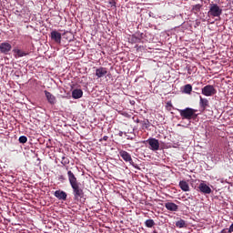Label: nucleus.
Listing matches in <instances>:
<instances>
[{
    "label": "nucleus",
    "mask_w": 233,
    "mask_h": 233,
    "mask_svg": "<svg viewBox=\"0 0 233 233\" xmlns=\"http://www.w3.org/2000/svg\"><path fill=\"white\" fill-rule=\"evenodd\" d=\"M192 91H193L192 85L188 84V85L184 86L183 93H185L187 95H190V94H192Z\"/></svg>",
    "instance_id": "18"
},
{
    "label": "nucleus",
    "mask_w": 233,
    "mask_h": 233,
    "mask_svg": "<svg viewBox=\"0 0 233 233\" xmlns=\"http://www.w3.org/2000/svg\"><path fill=\"white\" fill-rule=\"evenodd\" d=\"M45 95L47 100V103L50 105H55L56 103V98L54 95H52L49 91L45 90Z\"/></svg>",
    "instance_id": "11"
},
{
    "label": "nucleus",
    "mask_w": 233,
    "mask_h": 233,
    "mask_svg": "<svg viewBox=\"0 0 233 233\" xmlns=\"http://www.w3.org/2000/svg\"><path fill=\"white\" fill-rule=\"evenodd\" d=\"M14 52L16 53V57H23L28 56V53H25L20 49H14Z\"/></svg>",
    "instance_id": "20"
},
{
    "label": "nucleus",
    "mask_w": 233,
    "mask_h": 233,
    "mask_svg": "<svg viewBox=\"0 0 233 233\" xmlns=\"http://www.w3.org/2000/svg\"><path fill=\"white\" fill-rule=\"evenodd\" d=\"M83 96V90L82 89H74L72 92V97L75 99H79Z\"/></svg>",
    "instance_id": "15"
},
{
    "label": "nucleus",
    "mask_w": 233,
    "mask_h": 233,
    "mask_svg": "<svg viewBox=\"0 0 233 233\" xmlns=\"http://www.w3.org/2000/svg\"><path fill=\"white\" fill-rule=\"evenodd\" d=\"M233 232V223L229 226L228 228V233H232Z\"/></svg>",
    "instance_id": "26"
},
{
    "label": "nucleus",
    "mask_w": 233,
    "mask_h": 233,
    "mask_svg": "<svg viewBox=\"0 0 233 233\" xmlns=\"http://www.w3.org/2000/svg\"><path fill=\"white\" fill-rule=\"evenodd\" d=\"M165 208L170 212H177L178 210V206L173 202H167L165 203Z\"/></svg>",
    "instance_id": "14"
},
{
    "label": "nucleus",
    "mask_w": 233,
    "mask_h": 233,
    "mask_svg": "<svg viewBox=\"0 0 233 233\" xmlns=\"http://www.w3.org/2000/svg\"><path fill=\"white\" fill-rule=\"evenodd\" d=\"M197 110L194 108H184V109H178V113L181 116V119L183 120H192L196 119L198 117V114H196Z\"/></svg>",
    "instance_id": "2"
},
{
    "label": "nucleus",
    "mask_w": 233,
    "mask_h": 233,
    "mask_svg": "<svg viewBox=\"0 0 233 233\" xmlns=\"http://www.w3.org/2000/svg\"><path fill=\"white\" fill-rule=\"evenodd\" d=\"M176 228H187V222L183 219H180L177 222H176Z\"/></svg>",
    "instance_id": "19"
},
{
    "label": "nucleus",
    "mask_w": 233,
    "mask_h": 233,
    "mask_svg": "<svg viewBox=\"0 0 233 233\" xmlns=\"http://www.w3.org/2000/svg\"><path fill=\"white\" fill-rule=\"evenodd\" d=\"M54 196L59 199V200H66L67 198V194L66 191H62V190H56V192H54Z\"/></svg>",
    "instance_id": "13"
},
{
    "label": "nucleus",
    "mask_w": 233,
    "mask_h": 233,
    "mask_svg": "<svg viewBox=\"0 0 233 233\" xmlns=\"http://www.w3.org/2000/svg\"><path fill=\"white\" fill-rule=\"evenodd\" d=\"M198 188L204 195H210L211 192H212V190L209 187V186H208L206 183H200V185H198Z\"/></svg>",
    "instance_id": "7"
},
{
    "label": "nucleus",
    "mask_w": 233,
    "mask_h": 233,
    "mask_svg": "<svg viewBox=\"0 0 233 233\" xmlns=\"http://www.w3.org/2000/svg\"><path fill=\"white\" fill-rule=\"evenodd\" d=\"M119 156H120V157L123 158V160H124L126 163H132V162H133V159H132L131 155H129V154L127 153V151H126V150H120V151H119Z\"/></svg>",
    "instance_id": "9"
},
{
    "label": "nucleus",
    "mask_w": 233,
    "mask_h": 233,
    "mask_svg": "<svg viewBox=\"0 0 233 233\" xmlns=\"http://www.w3.org/2000/svg\"><path fill=\"white\" fill-rule=\"evenodd\" d=\"M59 179H60V180H61V179L64 180L65 177H64L63 176H60V177H59Z\"/></svg>",
    "instance_id": "29"
},
{
    "label": "nucleus",
    "mask_w": 233,
    "mask_h": 233,
    "mask_svg": "<svg viewBox=\"0 0 233 233\" xmlns=\"http://www.w3.org/2000/svg\"><path fill=\"white\" fill-rule=\"evenodd\" d=\"M51 39L57 44H61L62 35L56 30H53L51 32Z\"/></svg>",
    "instance_id": "10"
},
{
    "label": "nucleus",
    "mask_w": 233,
    "mask_h": 233,
    "mask_svg": "<svg viewBox=\"0 0 233 233\" xmlns=\"http://www.w3.org/2000/svg\"><path fill=\"white\" fill-rule=\"evenodd\" d=\"M108 139H109V137H103L101 139H100V141H108Z\"/></svg>",
    "instance_id": "25"
},
{
    "label": "nucleus",
    "mask_w": 233,
    "mask_h": 233,
    "mask_svg": "<svg viewBox=\"0 0 233 233\" xmlns=\"http://www.w3.org/2000/svg\"><path fill=\"white\" fill-rule=\"evenodd\" d=\"M18 141H19L20 144H26L27 137H25V136L19 137Z\"/></svg>",
    "instance_id": "23"
},
{
    "label": "nucleus",
    "mask_w": 233,
    "mask_h": 233,
    "mask_svg": "<svg viewBox=\"0 0 233 233\" xmlns=\"http://www.w3.org/2000/svg\"><path fill=\"white\" fill-rule=\"evenodd\" d=\"M145 225H146L147 228H154L156 223L152 219H147V220H146Z\"/></svg>",
    "instance_id": "22"
},
{
    "label": "nucleus",
    "mask_w": 233,
    "mask_h": 233,
    "mask_svg": "<svg viewBox=\"0 0 233 233\" xmlns=\"http://www.w3.org/2000/svg\"><path fill=\"white\" fill-rule=\"evenodd\" d=\"M133 120L136 122V123H141L140 120L138 119V117H133Z\"/></svg>",
    "instance_id": "27"
},
{
    "label": "nucleus",
    "mask_w": 233,
    "mask_h": 233,
    "mask_svg": "<svg viewBox=\"0 0 233 233\" xmlns=\"http://www.w3.org/2000/svg\"><path fill=\"white\" fill-rule=\"evenodd\" d=\"M201 93L204 96L211 97L214 96L218 91L215 86L208 85L201 89Z\"/></svg>",
    "instance_id": "4"
},
{
    "label": "nucleus",
    "mask_w": 233,
    "mask_h": 233,
    "mask_svg": "<svg viewBox=\"0 0 233 233\" xmlns=\"http://www.w3.org/2000/svg\"><path fill=\"white\" fill-rule=\"evenodd\" d=\"M179 187L184 192H188L189 191V185H188V183L187 181L181 180L179 182Z\"/></svg>",
    "instance_id": "16"
},
{
    "label": "nucleus",
    "mask_w": 233,
    "mask_h": 233,
    "mask_svg": "<svg viewBox=\"0 0 233 233\" xmlns=\"http://www.w3.org/2000/svg\"><path fill=\"white\" fill-rule=\"evenodd\" d=\"M67 177L73 190V199L75 203L82 202V199H85V192L81 182H78L76 175L71 170L67 171Z\"/></svg>",
    "instance_id": "1"
},
{
    "label": "nucleus",
    "mask_w": 233,
    "mask_h": 233,
    "mask_svg": "<svg viewBox=\"0 0 233 233\" xmlns=\"http://www.w3.org/2000/svg\"><path fill=\"white\" fill-rule=\"evenodd\" d=\"M118 136H119L120 137H123V131H119Z\"/></svg>",
    "instance_id": "28"
},
{
    "label": "nucleus",
    "mask_w": 233,
    "mask_h": 233,
    "mask_svg": "<svg viewBox=\"0 0 233 233\" xmlns=\"http://www.w3.org/2000/svg\"><path fill=\"white\" fill-rule=\"evenodd\" d=\"M198 105L200 106L202 112H205L207 107L209 106V101L208 98H203V96H200V101L198 102Z\"/></svg>",
    "instance_id": "12"
},
{
    "label": "nucleus",
    "mask_w": 233,
    "mask_h": 233,
    "mask_svg": "<svg viewBox=\"0 0 233 233\" xmlns=\"http://www.w3.org/2000/svg\"><path fill=\"white\" fill-rule=\"evenodd\" d=\"M66 170H68V167H66Z\"/></svg>",
    "instance_id": "30"
},
{
    "label": "nucleus",
    "mask_w": 233,
    "mask_h": 233,
    "mask_svg": "<svg viewBox=\"0 0 233 233\" xmlns=\"http://www.w3.org/2000/svg\"><path fill=\"white\" fill-rule=\"evenodd\" d=\"M203 8V5H200V4H197L195 5H192V8H191V12L192 14H198L200 12V10Z\"/></svg>",
    "instance_id": "17"
},
{
    "label": "nucleus",
    "mask_w": 233,
    "mask_h": 233,
    "mask_svg": "<svg viewBox=\"0 0 233 233\" xmlns=\"http://www.w3.org/2000/svg\"><path fill=\"white\" fill-rule=\"evenodd\" d=\"M147 143L149 144V148L152 151H157L160 148V144H159V140L154 138V137H150L149 139L147 140Z\"/></svg>",
    "instance_id": "5"
},
{
    "label": "nucleus",
    "mask_w": 233,
    "mask_h": 233,
    "mask_svg": "<svg viewBox=\"0 0 233 233\" xmlns=\"http://www.w3.org/2000/svg\"><path fill=\"white\" fill-rule=\"evenodd\" d=\"M208 11V16L211 18H220L221 15L223 14L222 8L218 5V4H209Z\"/></svg>",
    "instance_id": "3"
},
{
    "label": "nucleus",
    "mask_w": 233,
    "mask_h": 233,
    "mask_svg": "<svg viewBox=\"0 0 233 233\" xmlns=\"http://www.w3.org/2000/svg\"><path fill=\"white\" fill-rule=\"evenodd\" d=\"M10 51H12V45L6 42H4L2 44H0V52L3 55H9Z\"/></svg>",
    "instance_id": "6"
},
{
    "label": "nucleus",
    "mask_w": 233,
    "mask_h": 233,
    "mask_svg": "<svg viewBox=\"0 0 233 233\" xmlns=\"http://www.w3.org/2000/svg\"><path fill=\"white\" fill-rule=\"evenodd\" d=\"M107 74H108V70L106 69V67L100 66L96 69V76L98 79L103 78Z\"/></svg>",
    "instance_id": "8"
},
{
    "label": "nucleus",
    "mask_w": 233,
    "mask_h": 233,
    "mask_svg": "<svg viewBox=\"0 0 233 233\" xmlns=\"http://www.w3.org/2000/svg\"><path fill=\"white\" fill-rule=\"evenodd\" d=\"M61 164L63 165V167H66L67 165L70 164V159H68V157H66V155H64L62 157Z\"/></svg>",
    "instance_id": "21"
},
{
    "label": "nucleus",
    "mask_w": 233,
    "mask_h": 233,
    "mask_svg": "<svg viewBox=\"0 0 233 233\" xmlns=\"http://www.w3.org/2000/svg\"><path fill=\"white\" fill-rule=\"evenodd\" d=\"M142 124V127H146V128H148L149 127V121L147 120V121H144V122H140Z\"/></svg>",
    "instance_id": "24"
},
{
    "label": "nucleus",
    "mask_w": 233,
    "mask_h": 233,
    "mask_svg": "<svg viewBox=\"0 0 233 233\" xmlns=\"http://www.w3.org/2000/svg\"><path fill=\"white\" fill-rule=\"evenodd\" d=\"M222 233H224V230L222 231Z\"/></svg>",
    "instance_id": "32"
},
{
    "label": "nucleus",
    "mask_w": 233,
    "mask_h": 233,
    "mask_svg": "<svg viewBox=\"0 0 233 233\" xmlns=\"http://www.w3.org/2000/svg\"><path fill=\"white\" fill-rule=\"evenodd\" d=\"M222 233H224V230L222 231Z\"/></svg>",
    "instance_id": "31"
}]
</instances>
